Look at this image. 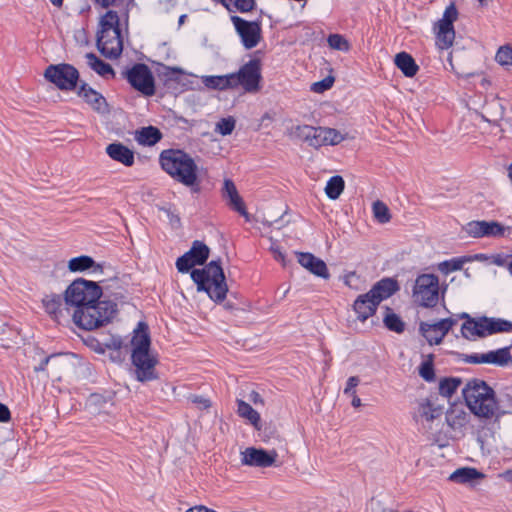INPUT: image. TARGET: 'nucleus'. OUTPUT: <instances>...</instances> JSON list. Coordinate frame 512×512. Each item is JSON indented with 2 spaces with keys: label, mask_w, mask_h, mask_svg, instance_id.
I'll return each instance as SVG.
<instances>
[{
  "label": "nucleus",
  "mask_w": 512,
  "mask_h": 512,
  "mask_svg": "<svg viewBox=\"0 0 512 512\" xmlns=\"http://www.w3.org/2000/svg\"><path fill=\"white\" fill-rule=\"evenodd\" d=\"M102 288L94 281L82 278L74 280L65 290L66 306L73 307L74 323L85 330H94L108 324L117 313V304L110 300L100 301Z\"/></svg>",
  "instance_id": "nucleus-1"
},
{
  "label": "nucleus",
  "mask_w": 512,
  "mask_h": 512,
  "mask_svg": "<svg viewBox=\"0 0 512 512\" xmlns=\"http://www.w3.org/2000/svg\"><path fill=\"white\" fill-rule=\"evenodd\" d=\"M462 394L471 413L484 423L478 431L479 439L494 438L500 430V418L508 412L500 410L493 388L483 380L471 379L465 384Z\"/></svg>",
  "instance_id": "nucleus-2"
},
{
  "label": "nucleus",
  "mask_w": 512,
  "mask_h": 512,
  "mask_svg": "<svg viewBox=\"0 0 512 512\" xmlns=\"http://www.w3.org/2000/svg\"><path fill=\"white\" fill-rule=\"evenodd\" d=\"M159 164L175 182L188 187L192 193L201 191L199 167L189 153L181 149H165L159 155Z\"/></svg>",
  "instance_id": "nucleus-3"
},
{
  "label": "nucleus",
  "mask_w": 512,
  "mask_h": 512,
  "mask_svg": "<svg viewBox=\"0 0 512 512\" xmlns=\"http://www.w3.org/2000/svg\"><path fill=\"white\" fill-rule=\"evenodd\" d=\"M131 343L133 346L131 359L135 366L136 379L140 382L157 379L155 371L157 359L149 353L151 342L148 327L145 323L139 322Z\"/></svg>",
  "instance_id": "nucleus-4"
},
{
  "label": "nucleus",
  "mask_w": 512,
  "mask_h": 512,
  "mask_svg": "<svg viewBox=\"0 0 512 512\" xmlns=\"http://www.w3.org/2000/svg\"><path fill=\"white\" fill-rule=\"evenodd\" d=\"M191 278L197 284V290L205 291L213 301L225 299L228 287L220 261L212 260L204 268L192 270Z\"/></svg>",
  "instance_id": "nucleus-5"
},
{
  "label": "nucleus",
  "mask_w": 512,
  "mask_h": 512,
  "mask_svg": "<svg viewBox=\"0 0 512 512\" xmlns=\"http://www.w3.org/2000/svg\"><path fill=\"white\" fill-rule=\"evenodd\" d=\"M415 301L423 307H433L439 299V280L433 274H423L417 277L413 289Z\"/></svg>",
  "instance_id": "nucleus-6"
},
{
  "label": "nucleus",
  "mask_w": 512,
  "mask_h": 512,
  "mask_svg": "<svg viewBox=\"0 0 512 512\" xmlns=\"http://www.w3.org/2000/svg\"><path fill=\"white\" fill-rule=\"evenodd\" d=\"M44 77L58 89L71 91L77 86L79 72L74 66L62 63L49 65L44 72Z\"/></svg>",
  "instance_id": "nucleus-7"
},
{
  "label": "nucleus",
  "mask_w": 512,
  "mask_h": 512,
  "mask_svg": "<svg viewBox=\"0 0 512 512\" xmlns=\"http://www.w3.org/2000/svg\"><path fill=\"white\" fill-rule=\"evenodd\" d=\"M234 87L242 86L246 92L254 93L260 89L261 63L259 59H251L238 72L232 73Z\"/></svg>",
  "instance_id": "nucleus-8"
},
{
  "label": "nucleus",
  "mask_w": 512,
  "mask_h": 512,
  "mask_svg": "<svg viewBox=\"0 0 512 512\" xmlns=\"http://www.w3.org/2000/svg\"><path fill=\"white\" fill-rule=\"evenodd\" d=\"M128 83L145 96H152L155 93L154 77L147 65L142 63L134 64L125 73Z\"/></svg>",
  "instance_id": "nucleus-9"
},
{
  "label": "nucleus",
  "mask_w": 512,
  "mask_h": 512,
  "mask_svg": "<svg viewBox=\"0 0 512 512\" xmlns=\"http://www.w3.org/2000/svg\"><path fill=\"white\" fill-rule=\"evenodd\" d=\"M458 11L452 3L446 7L442 19L438 21L436 44L440 49H448L455 39L453 23L457 19Z\"/></svg>",
  "instance_id": "nucleus-10"
},
{
  "label": "nucleus",
  "mask_w": 512,
  "mask_h": 512,
  "mask_svg": "<svg viewBox=\"0 0 512 512\" xmlns=\"http://www.w3.org/2000/svg\"><path fill=\"white\" fill-rule=\"evenodd\" d=\"M464 231L472 238L492 237L499 238L505 235L508 229L498 221L473 220L464 226Z\"/></svg>",
  "instance_id": "nucleus-11"
},
{
  "label": "nucleus",
  "mask_w": 512,
  "mask_h": 512,
  "mask_svg": "<svg viewBox=\"0 0 512 512\" xmlns=\"http://www.w3.org/2000/svg\"><path fill=\"white\" fill-rule=\"evenodd\" d=\"M462 361L469 364H494L497 366H506L512 363L510 347H504L495 351H489L484 354H462Z\"/></svg>",
  "instance_id": "nucleus-12"
},
{
  "label": "nucleus",
  "mask_w": 512,
  "mask_h": 512,
  "mask_svg": "<svg viewBox=\"0 0 512 512\" xmlns=\"http://www.w3.org/2000/svg\"><path fill=\"white\" fill-rule=\"evenodd\" d=\"M235 29L241 37L246 49H252L258 45L261 39V27L257 22L246 21L239 16L231 18Z\"/></svg>",
  "instance_id": "nucleus-13"
},
{
  "label": "nucleus",
  "mask_w": 512,
  "mask_h": 512,
  "mask_svg": "<svg viewBox=\"0 0 512 512\" xmlns=\"http://www.w3.org/2000/svg\"><path fill=\"white\" fill-rule=\"evenodd\" d=\"M455 324V319L445 318L436 323L421 322L419 330L430 345H438Z\"/></svg>",
  "instance_id": "nucleus-14"
},
{
  "label": "nucleus",
  "mask_w": 512,
  "mask_h": 512,
  "mask_svg": "<svg viewBox=\"0 0 512 512\" xmlns=\"http://www.w3.org/2000/svg\"><path fill=\"white\" fill-rule=\"evenodd\" d=\"M277 456L275 450L248 447L241 452V463L246 466L267 468L275 465Z\"/></svg>",
  "instance_id": "nucleus-15"
},
{
  "label": "nucleus",
  "mask_w": 512,
  "mask_h": 512,
  "mask_svg": "<svg viewBox=\"0 0 512 512\" xmlns=\"http://www.w3.org/2000/svg\"><path fill=\"white\" fill-rule=\"evenodd\" d=\"M96 44L100 53L105 57L111 59L119 57L123 50L121 31L97 33Z\"/></svg>",
  "instance_id": "nucleus-16"
},
{
  "label": "nucleus",
  "mask_w": 512,
  "mask_h": 512,
  "mask_svg": "<svg viewBox=\"0 0 512 512\" xmlns=\"http://www.w3.org/2000/svg\"><path fill=\"white\" fill-rule=\"evenodd\" d=\"M96 44L100 53L105 57L111 59L119 57L123 50L121 31L97 33Z\"/></svg>",
  "instance_id": "nucleus-17"
},
{
  "label": "nucleus",
  "mask_w": 512,
  "mask_h": 512,
  "mask_svg": "<svg viewBox=\"0 0 512 512\" xmlns=\"http://www.w3.org/2000/svg\"><path fill=\"white\" fill-rule=\"evenodd\" d=\"M298 263L310 273L328 279L330 277L326 263L309 252H295Z\"/></svg>",
  "instance_id": "nucleus-18"
},
{
  "label": "nucleus",
  "mask_w": 512,
  "mask_h": 512,
  "mask_svg": "<svg viewBox=\"0 0 512 512\" xmlns=\"http://www.w3.org/2000/svg\"><path fill=\"white\" fill-rule=\"evenodd\" d=\"M222 198L227 204L240 215L248 219V212L243 199L239 195L234 182L231 179H225L221 190Z\"/></svg>",
  "instance_id": "nucleus-19"
},
{
  "label": "nucleus",
  "mask_w": 512,
  "mask_h": 512,
  "mask_svg": "<svg viewBox=\"0 0 512 512\" xmlns=\"http://www.w3.org/2000/svg\"><path fill=\"white\" fill-rule=\"evenodd\" d=\"M398 290L399 285L395 279L383 278L376 282L367 294L379 305L383 300L389 298Z\"/></svg>",
  "instance_id": "nucleus-20"
},
{
  "label": "nucleus",
  "mask_w": 512,
  "mask_h": 512,
  "mask_svg": "<svg viewBox=\"0 0 512 512\" xmlns=\"http://www.w3.org/2000/svg\"><path fill=\"white\" fill-rule=\"evenodd\" d=\"M323 127L310 125H298L294 128L293 135L306 142L309 146L319 148L323 146Z\"/></svg>",
  "instance_id": "nucleus-21"
},
{
  "label": "nucleus",
  "mask_w": 512,
  "mask_h": 512,
  "mask_svg": "<svg viewBox=\"0 0 512 512\" xmlns=\"http://www.w3.org/2000/svg\"><path fill=\"white\" fill-rule=\"evenodd\" d=\"M77 94L79 97L83 98L84 101L90 105L93 110L99 113H104L107 111L106 99L86 83L81 84Z\"/></svg>",
  "instance_id": "nucleus-22"
},
{
  "label": "nucleus",
  "mask_w": 512,
  "mask_h": 512,
  "mask_svg": "<svg viewBox=\"0 0 512 512\" xmlns=\"http://www.w3.org/2000/svg\"><path fill=\"white\" fill-rule=\"evenodd\" d=\"M443 413V407L436 403L433 398H426L418 403L415 418L417 420H425L432 422L434 419L439 418Z\"/></svg>",
  "instance_id": "nucleus-23"
},
{
  "label": "nucleus",
  "mask_w": 512,
  "mask_h": 512,
  "mask_svg": "<svg viewBox=\"0 0 512 512\" xmlns=\"http://www.w3.org/2000/svg\"><path fill=\"white\" fill-rule=\"evenodd\" d=\"M44 364H49L53 376L58 380L73 367L70 354L65 353L52 354L44 358Z\"/></svg>",
  "instance_id": "nucleus-24"
},
{
  "label": "nucleus",
  "mask_w": 512,
  "mask_h": 512,
  "mask_svg": "<svg viewBox=\"0 0 512 512\" xmlns=\"http://www.w3.org/2000/svg\"><path fill=\"white\" fill-rule=\"evenodd\" d=\"M378 306L379 305L365 293L356 298L353 304V310L357 314V319L361 322H365L376 312Z\"/></svg>",
  "instance_id": "nucleus-25"
},
{
  "label": "nucleus",
  "mask_w": 512,
  "mask_h": 512,
  "mask_svg": "<svg viewBox=\"0 0 512 512\" xmlns=\"http://www.w3.org/2000/svg\"><path fill=\"white\" fill-rule=\"evenodd\" d=\"M107 155L114 161L130 167L134 164V152L122 143H111L106 147Z\"/></svg>",
  "instance_id": "nucleus-26"
},
{
  "label": "nucleus",
  "mask_w": 512,
  "mask_h": 512,
  "mask_svg": "<svg viewBox=\"0 0 512 512\" xmlns=\"http://www.w3.org/2000/svg\"><path fill=\"white\" fill-rule=\"evenodd\" d=\"M68 269L71 272H83L92 269V272L96 274L103 272V265L96 263L90 256L81 255L69 260Z\"/></svg>",
  "instance_id": "nucleus-27"
},
{
  "label": "nucleus",
  "mask_w": 512,
  "mask_h": 512,
  "mask_svg": "<svg viewBox=\"0 0 512 512\" xmlns=\"http://www.w3.org/2000/svg\"><path fill=\"white\" fill-rule=\"evenodd\" d=\"M445 419L447 425L451 429L457 431L466 426L469 420V415L462 407L455 405L448 409Z\"/></svg>",
  "instance_id": "nucleus-28"
},
{
  "label": "nucleus",
  "mask_w": 512,
  "mask_h": 512,
  "mask_svg": "<svg viewBox=\"0 0 512 512\" xmlns=\"http://www.w3.org/2000/svg\"><path fill=\"white\" fill-rule=\"evenodd\" d=\"M394 64L406 77H414L419 66L416 64L414 58L407 52H399L395 55Z\"/></svg>",
  "instance_id": "nucleus-29"
},
{
  "label": "nucleus",
  "mask_w": 512,
  "mask_h": 512,
  "mask_svg": "<svg viewBox=\"0 0 512 512\" xmlns=\"http://www.w3.org/2000/svg\"><path fill=\"white\" fill-rule=\"evenodd\" d=\"M234 78L233 74L227 75H212V76H204L202 78L203 84L209 88L214 90H226V89H234Z\"/></svg>",
  "instance_id": "nucleus-30"
},
{
  "label": "nucleus",
  "mask_w": 512,
  "mask_h": 512,
  "mask_svg": "<svg viewBox=\"0 0 512 512\" xmlns=\"http://www.w3.org/2000/svg\"><path fill=\"white\" fill-rule=\"evenodd\" d=\"M135 139L140 145L153 146L162 139V133L154 126L142 127L136 131Z\"/></svg>",
  "instance_id": "nucleus-31"
},
{
  "label": "nucleus",
  "mask_w": 512,
  "mask_h": 512,
  "mask_svg": "<svg viewBox=\"0 0 512 512\" xmlns=\"http://www.w3.org/2000/svg\"><path fill=\"white\" fill-rule=\"evenodd\" d=\"M120 18L116 11L108 10L104 15H102L99 19L98 31L97 33L104 32H115L120 31Z\"/></svg>",
  "instance_id": "nucleus-32"
},
{
  "label": "nucleus",
  "mask_w": 512,
  "mask_h": 512,
  "mask_svg": "<svg viewBox=\"0 0 512 512\" xmlns=\"http://www.w3.org/2000/svg\"><path fill=\"white\" fill-rule=\"evenodd\" d=\"M237 413L240 417L247 419L255 429H261V417L260 414L254 410L250 404L243 400H237Z\"/></svg>",
  "instance_id": "nucleus-33"
},
{
  "label": "nucleus",
  "mask_w": 512,
  "mask_h": 512,
  "mask_svg": "<svg viewBox=\"0 0 512 512\" xmlns=\"http://www.w3.org/2000/svg\"><path fill=\"white\" fill-rule=\"evenodd\" d=\"M87 59L88 66L98 73L102 77H107L108 75L114 76L113 68L110 64L102 61L98 58L94 53H87L85 55Z\"/></svg>",
  "instance_id": "nucleus-34"
},
{
  "label": "nucleus",
  "mask_w": 512,
  "mask_h": 512,
  "mask_svg": "<svg viewBox=\"0 0 512 512\" xmlns=\"http://www.w3.org/2000/svg\"><path fill=\"white\" fill-rule=\"evenodd\" d=\"M209 247L201 241H194L192 247L187 251L189 256L197 265H202L209 257Z\"/></svg>",
  "instance_id": "nucleus-35"
},
{
  "label": "nucleus",
  "mask_w": 512,
  "mask_h": 512,
  "mask_svg": "<svg viewBox=\"0 0 512 512\" xmlns=\"http://www.w3.org/2000/svg\"><path fill=\"white\" fill-rule=\"evenodd\" d=\"M483 474L475 468H459L454 471L449 479L457 483H469L475 479L482 478Z\"/></svg>",
  "instance_id": "nucleus-36"
},
{
  "label": "nucleus",
  "mask_w": 512,
  "mask_h": 512,
  "mask_svg": "<svg viewBox=\"0 0 512 512\" xmlns=\"http://www.w3.org/2000/svg\"><path fill=\"white\" fill-rule=\"evenodd\" d=\"M42 302L46 312L58 321L62 314V297L57 294L46 295Z\"/></svg>",
  "instance_id": "nucleus-37"
},
{
  "label": "nucleus",
  "mask_w": 512,
  "mask_h": 512,
  "mask_svg": "<svg viewBox=\"0 0 512 512\" xmlns=\"http://www.w3.org/2000/svg\"><path fill=\"white\" fill-rule=\"evenodd\" d=\"M345 187L343 178L339 175L331 177L325 187V193L331 200L339 198Z\"/></svg>",
  "instance_id": "nucleus-38"
},
{
  "label": "nucleus",
  "mask_w": 512,
  "mask_h": 512,
  "mask_svg": "<svg viewBox=\"0 0 512 512\" xmlns=\"http://www.w3.org/2000/svg\"><path fill=\"white\" fill-rule=\"evenodd\" d=\"M383 322L388 330L396 333H402L405 329L404 322L389 307H386V315L383 318Z\"/></svg>",
  "instance_id": "nucleus-39"
},
{
  "label": "nucleus",
  "mask_w": 512,
  "mask_h": 512,
  "mask_svg": "<svg viewBox=\"0 0 512 512\" xmlns=\"http://www.w3.org/2000/svg\"><path fill=\"white\" fill-rule=\"evenodd\" d=\"M485 113L486 116H484V118L488 122H497L504 116V107L498 100L494 99L486 104Z\"/></svg>",
  "instance_id": "nucleus-40"
},
{
  "label": "nucleus",
  "mask_w": 512,
  "mask_h": 512,
  "mask_svg": "<svg viewBox=\"0 0 512 512\" xmlns=\"http://www.w3.org/2000/svg\"><path fill=\"white\" fill-rule=\"evenodd\" d=\"M487 330L489 335L500 333V332H510L512 330V322L501 319V318H488L487 317Z\"/></svg>",
  "instance_id": "nucleus-41"
},
{
  "label": "nucleus",
  "mask_w": 512,
  "mask_h": 512,
  "mask_svg": "<svg viewBox=\"0 0 512 512\" xmlns=\"http://www.w3.org/2000/svg\"><path fill=\"white\" fill-rule=\"evenodd\" d=\"M461 383L462 381L460 378H443L439 382V394L449 398L455 393Z\"/></svg>",
  "instance_id": "nucleus-42"
},
{
  "label": "nucleus",
  "mask_w": 512,
  "mask_h": 512,
  "mask_svg": "<svg viewBox=\"0 0 512 512\" xmlns=\"http://www.w3.org/2000/svg\"><path fill=\"white\" fill-rule=\"evenodd\" d=\"M221 3L229 11H240L242 13L251 11L255 6V0H221Z\"/></svg>",
  "instance_id": "nucleus-43"
},
{
  "label": "nucleus",
  "mask_w": 512,
  "mask_h": 512,
  "mask_svg": "<svg viewBox=\"0 0 512 512\" xmlns=\"http://www.w3.org/2000/svg\"><path fill=\"white\" fill-rule=\"evenodd\" d=\"M468 261H470L469 257H458L446 260L439 264V270L444 274H449L461 270L463 265Z\"/></svg>",
  "instance_id": "nucleus-44"
},
{
  "label": "nucleus",
  "mask_w": 512,
  "mask_h": 512,
  "mask_svg": "<svg viewBox=\"0 0 512 512\" xmlns=\"http://www.w3.org/2000/svg\"><path fill=\"white\" fill-rule=\"evenodd\" d=\"M462 336L468 340H474L476 337H483L482 331L477 328V322L474 318L466 320L461 327Z\"/></svg>",
  "instance_id": "nucleus-45"
},
{
  "label": "nucleus",
  "mask_w": 512,
  "mask_h": 512,
  "mask_svg": "<svg viewBox=\"0 0 512 512\" xmlns=\"http://www.w3.org/2000/svg\"><path fill=\"white\" fill-rule=\"evenodd\" d=\"M327 43L331 49L347 52L350 50V43L340 34H330Z\"/></svg>",
  "instance_id": "nucleus-46"
},
{
  "label": "nucleus",
  "mask_w": 512,
  "mask_h": 512,
  "mask_svg": "<svg viewBox=\"0 0 512 512\" xmlns=\"http://www.w3.org/2000/svg\"><path fill=\"white\" fill-rule=\"evenodd\" d=\"M373 214L379 223H387L391 219L388 206L382 201H376L373 203Z\"/></svg>",
  "instance_id": "nucleus-47"
},
{
  "label": "nucleus",
  "mask_w": 512,
  "mask_h": 512,
  "mask_svg": "<svg viewBox=\"0 0 512 512\" xmlns=\"http://www.w3.org/2000/svg\"><path fill=\"white\" fill-rule=\"evenodd\" d=\"M323 146L325 145H337L344 140L341 133L333 128L323 127Z\"/></svg>",
  "instance_id": "nucleus-48"
},
{
  "label": "nucleus",
  "mask_w": 512,
  "mask_h": 512,
  "mask_svg": "<svg viewBox=\"0 0 512 512\" xmlns=\"http://www.w3.org/2000/svg\"><path fill=\"white\" fill-rule=\"evenodd\" d=\"M419 375L427 382L435 380V372L433 367V356L430 355L427 361L422 362L419 367Z\"/></svg>",
  "instance_id": "nucleus-49"
},
{
  "label": "nucleus",
  "mask_w": 512,
  "mask_h": 512,
  "mask_svg": "<svg viewBox=\"0 0 512 512\" xmlns=\"http://www.w3.org/2000/svg\"><path fill=\"white\" fill-rule=\"evenodd\" d=\"M495 60L502 66H512V48L510 46H502L498 49Z\"/></svg>",
  "instance_id": "nucleus-50"
},
{
  "label": "nucleus",
  "mask_w": 512,
  "mask_h": 512,
  "mask_svg": "<svg viewBox=\"0 0 512 512\" xmlns=\"http://www.w3.org/2000/svg\"><path fill=\"white\" fill-rule=\"evenodd\" d=\"M235 119L233 117L222 118L217 124L215 131L226 136L230 135L235 128Z\"/></svg>",
  "instance_id": "nucleus-51"
},
{
  "label": "nucleus",
  "mask_w": 512,
  "mask_h": 512,
  "mask_svg": "<svg viewBox=\"0 0 512 512\" xmlns=\"http://www.w3.org/2000/svg\"><path fill=\"white\" fill-rule=\"evenodd\" d=\"M196 265L197 264L189 256H187V253H184L176 261V268L180 273H186Z\"/></svg>",
  "instance_id": "nucleus-52"
},
{
  "label": "nucleus",
  "mask_w": 512,
  "mask_h": 512,
  "mask_svg": "<svg viewBox=\"0 0 512 512\" xmlns=\"http://www.w3.org/2000/svg\"><path fill=\"white\" fill-rule=\"evenodd\" d=\"M334 78L332 76H327L321 81L314 82L311 85V90L315 93H323L326 90L330 89L333 86Z\"/></svg>",
  "instance_id": "nucleus-53"
},
{
  "label": "nucleus",
  "mask_w": 512,
  "mask_h": 512,
  "mask_svg": "<svg viewBox=\"0 0 512 512\" xmlns=\"http://www.w3.org/2000/svg\"><path fill=\"white\" fill-rule=\"evenodd\" d=\"M188 400L195 404L199 409L205 410L211 407V401L201 395L191 394L188 396Z\"/></svg>",
  "instance_id": "nucleus-54"
},
{
  "label": "nucleus",
  "mask_w": 512,
  "mask_h": 512,
  "mask_svg": "<svg viewBox=\"0 0 512 512\" xmlns=\"http://www.w3.org/2000/svg\"><path fill=\"white\" fill-rule=\"evenodd\" d=\"M360 380L357 376H351L348 378L346 387L344 389V394L351 395L352 391H355L354 388L359 384Z\"/></svg>",
  "instance_id": "nucleus-55"
},
{
  "label": "nucleus",
  "mask_w": 512,
  "mask_h": 512,
  "mask_svg": "<svg viewBox=\"0 0 512 512\" xmlns=\"http://www.w3.org/2000/svg\"><path fill=\"white\" fill-rule=\"evenodd\" d=\"M122 339L118 336H112L109 341L107 343H105V346L108 348V349H112V350H120L122 348Z\"/></svg>",
  "instance_id": "nucleus-56"
},
{
  "label": "nucleus",
  "mask_w": 512,
  "mask_h": 512,
  "mask_svg": "<svg viewBox=\"0 0 512 512\" xmlns=\"http://www.w3.org/2000/svg\"><path fill=\"white\" fill-rule=\"evenodd\" d=\"M271 252L276 261L281 262L283 266L286 265L285 254L280 250V248L278 246H274V245L271 246Z\"/></svg>",
  "instance_id": "nucleus-57"
},
{
  "label": "nucleus",
  "mask_w": 512,
  "mask_h": 512,
  "mask_svg": "<svg viewBox=\"0 0 512 512\" xmlns=\"http://www.w3.org/2000/svg\"><path fill=\"white\" fill-rule=\"evenodd\" d=\"M476 322H477V328L479 331H482L483 333V337L489 335L488 333V330H487V317H481V318H478L476 319Z\"/></svg>",
  "instance_id": "nucleus-58"
},
{
  "label": "nucleus",
  "mask_w": 512,
  "mask_h": 512,
  "mask_svg": "<svg viewBox=\"0 0 512 512\" xmlns=\"http://www.w3.org/2000/svg\"><path fill=\"white\" fill-rule=\"evenodd\" d=\"M11 414L8 407L0 403V422H7L10 420Z\"/></svg>",
  "instance_id": "nucleus-59"
},
{
  "label": "nucleus",
  "mask_w": 512,
  "mask_h": 512,
  "mask_svg": "<svg viewBox=\"0 0 512 512\" xmlns=\"http://www.w3.org/2000/svg\"><path fill=\"white\" fill-rule=\"evenodd\" d=\"M249 400L253 402L255 405H264V399L257 391H251L249 394Z\"/></svg>",
  "instance_id": "nucleus-60"
},
{
  "label": "nucleus",
  "mask_w": 512,
  "mask_h": 512,
  "mask_svg": "<svg viewBox=\"0 0 512 512\" xmlns=\"http://www.w3.org/2000/svg\"><path fill=\"white\" fill-rule=\"evenodd\" d=\"M162 68L165 70L164 74L169 76L170 74H182L183 70L179 67H168L162 65Z\"/></svg>",
  "instance_id": "nucleus-61"
},
{
  "label": "nucleus",
  "mask_w": 512,
  "mask_h": 512,
  "mask_svg": "<svg viewBox=\"0 0 512 512\" xmlns=\"http://www.w3.org/2000/svg\"><path fill=\"white\" fill-rule=\"evenodd\" d=\"M95 3L101 5L103 8L117 5L118 0H94Z\"/></svg>",
  "instance_id": "nucleus-62"
},
{
  "label": "nucleus",
  "mask_w": 512,
  "mask_h": 512,
  "mask_svg": "<svg viewBox=\"0 0 512 512\" xmlns=\"http://www.w3.org/2000/svg\"><path fill=\"white\" fill-rule=\"evenodd\" d=\"M350 396L352 397L351 405L354 408H358L362 405L361 399L356 395V391H352Z\"/></svg>",
  "instance_id": "nucleus-63"
},
{
  "label": "nucleus",
  "mask_w": 512,
  "mask_h": 512,
  "mask_svg": "<svg viewBox=\"0 0 512 512\" xmlns=\"http://www.w3.org/2000/svg\"><path fill=\"white\" fill-rule=\"evenodd\" d=\"M354 278H358L355 272H350L345 276V284L349 287H352V280Z\"/></svg>",
  "instance_id": "nucleus-64"
}]
</instances>
